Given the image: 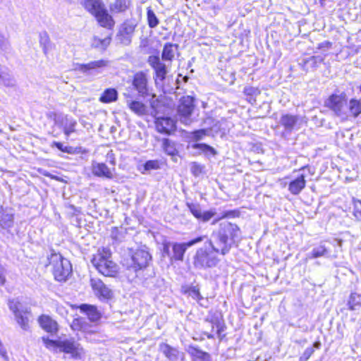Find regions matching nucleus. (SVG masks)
<instances>
[{"label": "nucleus", "mask_w": 361, "mask_h": 361, "mask_svg": "<svg viewBox=\"0 0 361 361\" xmlns=\"http://www.w3.org/2000/svg\"><path fill=\"white\" fill-rule=\"evenodd\" d=\"M240 235L241 229L238 224L231 221H224L219 224L216 243H214L209 239L207 240V244L213 252L226 255L232 247L238 245L241 238Z\"/></svg>", "instance_id": "obj_1"}, {"label": "nucleus", "mask_w": 361, "mask_h": 361, "mask_svg": "<svg viewBox=\"0 0 361 361\" xmlns=\"http://www.w3.org/2000/svg\"><path fill=\"white\" fill-rule=\"evenodd\" d=\"M111 251L102 247L92 255L91 262L97 271L105 277L116 278L119 274L118 264L111 259Z\"/></svg>", "instance_id": "obj_2"}, {"label": "nucleus", "mask_w": 361, "mask_h": 361, "mask_svg": "<svg viewBox=\"0 0 361 361\" xmlns=\"http://www.w3.org/2000/svg\"><path fill=\"white\" fill-rule=\"evenodd\" d=\"M46 266L51 267L54 279L59 282H65L72 274L71 263L59 253H51Z\"/></svg>", "instance_id": "obj_3"}, {"label": "nucleus", "mask_w": 361, "mask_h": 361, "mask_svg": "<svg viewBox=\"0 0 361 361\" xmlns=\"http://www.w3.org/2000/svg\"><path fill=\"white\" fill-rule=\"evenodd\" d=\"M151 260L152 257L149 252L142 249L131 250L130 257L125 259L123 266L126 271H132L137 274L145 270Z\"/></svg>", "instance_id": "obj_4"}, {"label": "nucleus", "mask_w": 361, "mask_h": 361, "mask_svg": "<svg viewBox=\"0 0 361 361\" xmlns=\"http://www.w3.org/2000/svg\"><path fill=\"white\" fill-rule=\"evenodd\" d=\"M204 320L211 324L212 332L205 334L208 339H214L215 335L220 341L226 338V334L224 332L226 325L221 312L211 310Z\"/></svg>", "instance_id": "obj_5"}, {"label": "nucleus", "mask_w": 361, "mask_h": 361, "mask_svg": "<svg viewBox=\"0 0 361 361\" xmlns=\"http://www.w3.org/2000/svg\"><path fill=\"white\" fill-rule=\"evenodd\" d=\"M187 247L183 243L163 242L161 255L169 259L171 266L183 262Z\"/></svg>", "instance_id": "obj_6"}, {"label": "nucleus", "mask_w": 361, "mask_h": 361, "mask_svg": "<svg viewBox=\"0 0 361 361\" xmlns=\"http://www.w3.org/2000/svg\"><path fill=\"white\" fill-rule=\"evenodd\" d=\"M216 252H213L210 247V250L200 247L197 250L193 257V265L197 269H209L216 267L219 262Z\"/></svg>", "instance_id": "obj_7"}, {"label": "nucleus", "mask_w": 361, "mask_h": 361, "mask_svg": "<svg viewBox=\"0 0 361 361\" xmlns=\"http://www.w3.org/2000/svg\"><path fill=\"white\" fill-rule=\"evenodd\" d=\"M8 305L10 310L13 312L18 324L23 329L27 330L30 327L31 310L29 309H23L21 303L15 300H9Z\"/></svg>", "instance_id": "obj_8"}, {"label": "nucleus", "mask_w": 361, "mask_h": 361, "mask_svg": "<svg viewBox=\"0 0 361 361\" xmlns=\"http://www.w3.org/2000/svg\"><path fill=\"white\" fill-rule=\"evenodd\" d=\"M195 109V99L192 96H183L180 100L177 106V114L181 123L185 125H190L192 120L190 116Z\"/></svg>", "instance_id": "obj_9"}, {"label": "nucleus", "mask_w": 361, "mask_h": 361, "mask_svg": "<svg viewBox=\"0 0 361 361\" xmlns=\"http://www.w3.org/2000/svg\"><path fill=\"white\" fill-rule=\"evenodd\" d=\"M132 85L137 92L139 96L145 97L151 94V87L149 83L147 71H140L135 73L132 77Z\"/></svg>", "instance_id": "obj_10"}, {"label": "nucleus", "mask_w": 361, "mask_h": 361, "mask_svg": "<svg viewBox=\"0 0 361 361\" xmlns=\"http://www.w3.org/2000/svg\"><path fill=\"white\" fill-rule=\"evenodd\" d=\"M347 105L346 94H331L324 101V106L332 111L336 116H340L344 114L345 107Z\"/></svg>", "instance_id": "obj_11"}, {"label": "nucleus", "mask_w": 361, "mask_h": 361, "mask_svg": "<svg viewBox=\"0 0 361 361\" xmlns=\"http://www.w3.org/2000/svg\"><path fill=\"white\" fill-rule=\"evenodd\" d=\"M154 127L159 133L171 135L177 130L176 121L167 116L157 117L154 120Z\"/></svg>", "instance_id": "obj_12"}, {"label": "nucleus", "mask_w": 361, "mask_h": 361, "mask_svg": "<svg viewBox=\"0 0 361 361\" xmlns=\"http://www.w3.org/2000/svg\"><path fill=\"white\" fill-rule=\"evenodd\" d=\"M147 62L154 72V80H159L163 82L167 74V68L166 64L161 62L158 55H151L147 59Z\"/></svg>", "instance_id": "obj_13"}, {"label": "nucleus", "mask_w": 361, "mask_h": 361, "mask_svg": "<svg viewBox=\"0 0 361 361\" xmlns=\"http://www.w3.org/2000/svg\"><path fill=\"white\" fill-rule=\"evenodd\" d=\"M37 323L39 327L45 332L54 335L59 330L58 322L50 315L47 314H41L37 317Z\"/></svg>", "instance_id": "obj_14"}, {"label": "nucleus", "mask_w": 361, "mask_h": 361, "mask_svg": "<svg viewBox=\"0 0 361 361\" xmlns=\"http://www.w3.org/2000/svg\"><path fill=\"white\" fill-rule=\"evenodd\" d=\"M60 351L70 354L73 359L80 360L82 357L83 348L74 341L63 340L61 341Z\"/></svg>", "instance_id": "obj_15"}, {"label": "nucleus", "mask_w": 361, "mask_h": 361, "mask_svg": "<svg viewBox=\"0 0 361 361\" xmlns=\"http://www.w3.org/2000/svg\"><path fill=\"white\" fill-rule=\"evenodd\" d=\"M93 17L95 18L97 24L104 28L107 30H113L116 22L113 16L109 13L107 8L104 7L98 13H95Z\"/></svg>", "instance_id": "obj_16"}, {"label": "nucleus", "mask_w": 361, "mask_h": 361, "mask_svg": "<svg viewBox=\"0 0 361 361\" xmlns=\"http://www.w3.org/2000/svg\"><path fill=\"white\" fill-rule=\"evenodd\" d=\"M187 207L192 216L197 220L202 222L209 221L216 214V212L212 209L202 212L199 204L188 203Z\"/></svg>", "instance_id": "obj_17"}, {"label": "nucleus", "mask_w": 361, "mask_h": 361, "mask_svg": "<svg viewBox=\"0 0 361 361\" xmlns=\"http://www.w3.org/2000/svg\"><path fill=\"white\" fill-rule=\"evenodd\" d=\"M115 168L109 169L105 163H94L92 165V173L94 176L106 179H113Z\"/></svg>", "instance_id": "obj_18"}, {"label": "nucleus", "mask_w": 361, "mask_h": 361, "mask_svg": "<svg viewBox=\"0 0 361 361\" xmlns=\"http://www.w3.org/2000/svg\"><path fill=\"white\" fill-rule=\"evenodd\" d=\"M90 285L94 293L99 298L109 299L112 296L111 290L100 279H92Z\"/></svg>", "instance_id": "obj_19"}, {"label": "nucleus", "mask_w": 361, "mask_h": 361, "mask_svg": "<svg viewBox=\"0 0 361 361\" xmlns=\"http://www.w3.org/2000/svg\"><path fill=\"white\" fill-rule=\"evenodd\" d=\"M79 309L81 312L86 314L91 322H99L102 318V313L98 310L97 306L90 304H81L73 307Z\"/></svg>", "instance_id": "obj_20"}, {"label": "nucleus", "mask_w": 361, "mask_h": 361, "mask_svg": "<svg viewBox=\"0 0 361 361\" xmlns=\"http://www.w3.org/2000/svg\"><path fill=\"white\" fill-rule=\"evenodd\" d=\"M306 184L305 176L300 174L289 182L288 190L290 194L298 195L305 188Z\"/></svg>", "instance_id": "obj_21"}, {"label": "nucleus", "mask_w": 361, "mask_h": 361, "mask_svg": "<svg viewBox=\"0 0 361 361\" xmlns=\"http://www.w3.org/2000/svg\"><path fill=\"white\" fill-rule=\"evenodd\" d=\"M159 349L169 361H176L178 360L180 356L181 357V360L184 357L183 353H180L177 348L166 343H160Z\"/></svg>", "instance_id": "obj_22"}, {"label": "nucleus", "mask_w": 361, "mask_h": 361, "mask_svg": "<svg viewBox=\"0 0 361 361\" xmlns=\"http://www.w3.org/2000/svg\"><path fill=\"white\" fill-rule=\"evenodd\" d=\"M298 120L295 115L284 114L281 116L280 124L287 132H292L297 128Z\"/></svg>", "instance_id": "obj_23"}, {"label": "nucleus", "mask_w": 361, "mask_h": 361, "mask_svg": "<svg viewBox=\"0 0 361 361\" xmlns=\"http://www.w3.org/2000/svg\"><path fill=\"white\" fill-rule=\"evenodd\" d=\"M178 50V44L171 42L164 44L161 52V59L165 61H172Z\"/></svg>", "instance_id": "obj_24"}, {"label": "nucleus", "mask_w": 361, "mask_h": 361, "mask_svg": "<svg viewBox=\"0 0 361 361\" xmlns=\"http://www.w3.org/2000/svg\"><path fill=\"white\" fill-rule=\"evenodd\" d=\"M82 5L92 16L105 7L102 0H82Z\"/></svg>", "instance_id": "obj_25"}, {"label": "nucleus", "mask_w": 361, "mask_h": 361, "mask_svg": "<svg viewBox=\"0 0 361 361\" xmlns=\"http://www.w3.org/2000/svg\"><path fill=\"white\" fill-rule=\"evenodd\" d=\"M108 61L104 59L90 61L87 63H81L78 65V69L82 73H88L92 70H98L105 68L108 66Z\"/></svg>", "instance_id": "obj_26"}, {"label": "nucleus", "mask_w": 361, "mask_h": 361, "mask_svg": "<svg viewBox=\"0 0 361 361\" xmlns=\"http://www.w3.org/2000/svg\"><path fill=\"white\" fill-rule=\"evenodd\" d=\"M188 353L192 361H209L210 360V355L197 346L190 345Z\"/></svg>", "instance_id": "obj_27"}, {"label": "nucleus", "mask_w": 361, "mask_h": 361, "mask_svg": "<svg viewBox=\"0 0 361 361\" xmlns=\"http://www.w3.org/2000/svg\"><path fill=\"white\" fill-rule=\"evenodd\" d=\"M118 93L116 88L109 87L105 89L99 97V101L102 104H110L118 100Z\"/></svg>", "instance_id": "obj_28"}, {"label": "nucleus", "mask_w": 361, "mask_h": 361, "mask_svg": "<svg viewBox=\"0 0 361 361\" xmlns=\"http://www.w3.org/2000/svg\"><path fill=\"white\" fill-rule=\"evenodd\" d=\"M243 92L246 101L254 105L257 102V97L261 94V90L257 87L247 85L244 87Z\"/></svg>", "instance_id": "obj_29"}, {"label": "nucleus", "mask_w": 361, "mask_h": 361, "mask_svg": "<svg viewBox=\"0 0 361 361\" xmlns=\"http://www.w3.org/2000/svg\"><path fill=\"white\" fill-rule=\"evenodd\" d=\"M181 293L192 298L197 302L203 300L200 288L197 286L184 285L181 287Z\"/></svg>", "instance_id": "obj_30"}, {"label": "nucleus", "mask_w": 361, "mask_h": 361, "mask_svg": "<svg viewBox=\"0 0 361 361\" xmlns=\"http://www.w3.org/2000/svg\"><path fill=\"white\" fill-rule=\"evenodd\" d=\"M127 105L131 111L139 116H144L147 114V106L140 101L130 100L128 102Z\"/></svg>", "instance_id": "obj_31"}, {"label": "nucleus", "mask_w": 361, "mask_h": 361, "mask_svg": "<svg viewBox=\"0 0 361 361\" xmlns=\"http://www.w3.org/2000/svg\"><path fill=\"white\" fill-rule=\"evenodd\" d=\"M130 4V0H114L110 6V10L114 13H122L128 10Z\"/></svg>", "instance_id": "obj_32"}, {"label": "nucleus", "mask_w": 361, "mask_h": 361, "mask_svg": "<svg viewBox=\"0 0 361 361\" xmlns=\"http://www.w3.org/2000/svg\"><path fill=\"white\" fill-rule=\"evenodd\" d=\"M88 326L89 324L82 317H77L73 319L71 324V328L73 331L93 334L94 331L87 330Z\"/></svg>", "instance_id": "obj_33"}, {"label": "nucleus", "mask_w": 361, "mask_h": 361, "mask_svg": "<svg viewBox=\"0 0 361 361\" xmlns=\"http://www.w3.org/2000/svg\"><path fill=\"white\" fill-rule=\"evenodd\" d=\"M136 25L129 20L124 21L118 30V36L121 38L131 36L135 30Z\"/></svg>", "instance_id": "obj_34"}, {"label": "nucleus", "mask_w": 361, "mask_h": 361, "mask_svg": "<svg viewBox=\"0 0 361 361\" xmlns=\"http://www.w3.org/2000/svg\"><path fill=\"white\" fill-rule=\"evenodd\" d=\"M112 39L111 35H109L104 39H100L97 36H94L92 38V47L94 49H100L102 50H106L107 47L110 45Z\"/></svg>", "instance_id": "obj_35"}, {"label": "nucleus", "mask_w": 361, "mask_h": 361, "mask_svg": "<svg viewBox=\"0 0 361 361\" xmlns=\"http://www.w3.org/2000/svg\"><path fill=\"white\" fill-rule=\"evenodd\" d=\"M348 111L350 115L357 118L361 114V99L352 98L349 101Z\"/></svg>", "instance_id": "obj_36"}, {"label": "nucleus", "mask_w": 361, "mask_h": 361, "mask_svg": "<svg viewBox=\"0 0 361 361\" xmlns=\"http://www.w3.org/2000/svg\"><path fill=\"white\" fill-rule=\"evenodd\" d=\"M323 61L322 59H319L316 56H310V58L303 60L300 63V67L306 72L309 71L310 68H314L318 66V64Z\"/></svg>", "instance_id": "obj_37"}, {"label": "nucleus", "mask_w": 361, "mask_h": 361, "mask_svg": "<svg viewBox=\"0 0 361 361\" xmlns=\"http://www.w3.org/2000/svg\"><path fill=\"white\" fill-rule=\"evenodd\" d=\"M162 149L169 156H175L178 154V150L176 147V144L168 138H163L161 140Z\"/></svg>", "instance_id": "obj_38"}, {"label": "nucleus", "mask_w": 361, "mask_h": 361, "mask_svg": "<svg viewBox=\"0 0 361 361\" xmlns=\"http://www.w3.org/2000/svg\"><path fill=\"white\" fill-rule=\"evenodd\" d=\"M240 216V212L239 209H231L227 210L222 212L221 216L216 218L213 221L212 224H216L218 221L224 219H235Z\"/></svg>", "instance_id": "obj_39"}, {"label": "nucleus", "mask_w": 361, "mask_h": 361, "mask_svg": "<svg viewBox=\"0 0 361 361\" xmlns=\"http://www.w3.org/2000/svg\"><path fill=\"white\" fill-rule=\"evenodd\" d=\"M147 21L150 28H154L159 24L157 16L150 6L147 8Z\"/></svg>", "instance_id": "obj_40"}, {"label": "nucleus", "mask_w": 361, "mask_h": 361, "mask_svg": "<svg viewBox=\"0 0 361 361\" xmlns=\"http://www.w3.org/2000/svg\"><path fill=\"white\" fill-rule=\"evenodd\" d=\"M192 147L195 149H200L205 154H211L214 156L217 154L216 149L214 147L206 143H195L192 145Z\"/></svg>", "instance_id": "obj_41"}, {"label": "nucleus", "mask_w": 361, "mask_h": 361, "mask_svg": "<svg viewBox=\"0 0 361 361\" xmlns=\"http://www.w3.org/2000/svg\"><path fill=\"white\" fill-rule=\"evenodd\" d=\"M348 305L350 310H355L357 307H361V295L351 293L349 297Z\"/></svg>", "instance_id": "obj_42"}, {"label": "nucleus", "mask_w": 361, "mask_h": 361, "mask_svg": "<svg viewBox=\"0 0 361 361\" xmlns=\"http://www.w3.org/2000/svg\"><path fill=\"white\" fill-rule=\"evenodd\" d=\"M204 166L198 162L193 161L190 164V172L195 177H198L205 173Z\"/></svg>", "instance_id": "obj_43"}, {"label": "nucleus", "mask_w": 361, "mask_h": 361, "mask_svg": "<svg viewBox=\"0 0 361 361\" xmlns=\"http://www.w3.org/2000/svg\"><path fill=\"white\" fill-rule=\"evenodd\" d=\"M42 340L45 345V347L48 349H57L59 348L60 350L61 345V341L58 340H52L49 338L48 337H42Z\"/></svg>", "instance_id": "obj_44"}, {"label": "nucleus", "mask_w": 361, "mask_h": 361, "mask_svg": "<svg viewBox=\"0 0 361 361\" xmlns=\"http://www.w3.org/2000/svg\"><path fill=\"white\" fill-rule=\"evenodd\" d=\"M40 45L42 47L44 54H47L48 51L51 49V44H50V39L47 34L40 36L39 39Z\"/></svg>", "instance_id": "obj_45"}, {"label": "nucleus", "mask_w": 361, "mask_h": 361, "mask_svg": "<svg viewBox=\"0 0 361 361\" xmlns=\"http://www.w3.org/2000/svg\"><path fill=\"white\" fill-rule=\"evenodd\" d=\"M353 215L358 220L361 221V200L353 198Z\"/></svg>", "instance_id": "obj_46"}, {"label": "nucleus", "mask_w": 361, "mask_h": 361, "mask_svg": "<svg viewBox=\"0 0 361 361\" xmlns=\"http://www.w3.org/2000/svg\"><path fill=\"white\" fill-rule=\"evenodd\" d=\"M77 125V122L75 120H71L63 127V131L64 134L68 137L71 133H73L76 131L75 127Z\"/></svg>", "instance_id": "obj_47"}, {"label": "nucleus", "mask_w": 361, "mask_h": 361, "mask_svg": "<svg viewBox=\"0 0 361 361\" xmlns=\"http://www.w3.org/2000/svg\"><path fill=\"white\" fill-rule=\"evenodd\" d=\"M51 147H56L59 150L62 152H66L68 154H73L74 150L71 146H63V145L60 142L54 141L51 144Z\"/></svg>", "instance_id": "obj_48"}, {"label": "nucleus", "mask_w": 361, "mask_h": 361, "mask_svg": "<svg viewBox=\"0 0 361 361\" xmlns=\"http://www.w3.org/2000/svg\"><path fill=\"white\" fill-rule=\"evenodd\" d=\"M327 253V249L324 245H320L318 247H315L311 252L312 258H318L325 255Z\"/></svg>", "instance_id": "obj_49"}, {"label": "nucleus", "mask_w": 361, "mask_h": 361, "mask_svg": "<svg viewBox=\"0 0 361 361\" xmlns=\"http://www.w3.org/2000/svg\"><path fill=\"white\" fill-rule=\"evenodd\" d=\"M208 132L207 129H199L195 130L192 132V139L197 142L202 139H203L206 135H207Z\"/></svg>", "instance_id": "obj_50"}, {"label": "nucleus", "mask_w": 361, "mask_h": 361, "mask_svg": "<svg viewBox=\"0 0 361 361\" xmlns=\"http://www.w3.org/2000/svg\"><path fill=\"white\" fill-rule=\"evenodd\" d=\"M145 171L157 170L160 168V163L158 160H148L143 165Z\"/></svg>", "instance_id": "obj_51"}, {"label": "nucleus", "mask_w": 361, "mask_h": 361, "mask_svg": "<svg viewBox=\"0 0 361 361\" xmlns=\"http://www.w3.org/2000/svg\"><path fill=\"white\" fill-rule=\"evenodd\" d=\"M206 238L205 235H199L196 238H194L192 239H190V240L183 243L186 246L187 249L195 244H197L199 243H201L204 240V239Z\"/></svg>", "instance_id": "obj_52"}, {"label": "nucleus", "mask_w": 361, "mask_h": 361, "mask_svg": "<svg viewBox=\"0 0 361 361\" xmlns=\"http://www.w3.org/2000/svg\"><path fill=\"white\" fill-rule=\"evenodd\" d=\"M314 352V350L312 347H309L306 348L302 354L301 359H302L305 361L307 360L312 356Z\"/></svg>", "instance_id": "obj_53"}, {"label": "nucleus", "mask_w": 361, "mask_h": 361, "mask_svg": "<svg viewBox=\"0 0 361 361\" xmlns=\"http://www.w3.org/2000/svg\"><path fill=\"white\" fill-rule=\"evenodd\" d=\"M107 157L110 158V164L112 165V166H115L116 165V157H115V155L113 153V151L112 150H110L109 152L107 154Z\"/></svg>", "instance_id": "obj_54"}, {"label": "nucleus", "mask_w": 361, "mask_h": 361, "mask_svg": "<svg viewBox=\"0 0 361 361\" xmlns=\"http://www.w3.org/2000/svg\"><path fill=\"white\" fill-rule=\"evenodd\" d=\"M6 44V40L5 37L0 34V48L3 49Z\"/></svg>", "instance_id": "obj_55"}, {"label": "nucleus", "mask_w": 361, "mask_h": 361, "mask_svg": "<svg viewBox=\"0 0 361 361\" xmlns=\"http://www.w3.org/2000/svg\"><path fill=\"white\" fill-rule=\"evenodd\" d=\"M6 283V277L3 271L0 270V285L3 286Z\"/></svg>", "instance_id": "obj_56"}, {"label": "nucleus", "mask_w": 361, "mask_h": 361, "mask_svg": "<svg viewBox=\"0 0 361 361\" xmlns=\"http://www.w3.org/2000/svg\"><path fill=\"white\" fill-rule=\"evenodd\" d=\"M310 166L309 165H305V166H303L301 168H300L299 171H302V170H305V169L310 170Z\"/></svg>", "instance_id": "obj_57"}, {"label": "nucleus", "mask_w": 361, "mask_h": 361, "mask_svg": "<svg viewBox=\"0 0 361 361\" xmlns=\"http://www.w3.org/2000/svg\"><path fill=\"white\" fill-rule=\"evenodd\" d=\"M323 45L327 47H330L331 46V43L330 42H325Z\"/></svg>", "instance_id": "obj_58"}, {"label": "nucleus", "mask_w": 361, "mask_h": 361, "mask_svg": "<svg viewBox=\"0 0 361 361\" xmlns=\"http://www.w3.org/2000/svg\"><path fill=\"white\" fill-rule=\"evenodd\" d=\"M45 176H48V177H50L51 178H56L54 176L49 175V174H45Z\"/></svg>", "instance_id": "obj_59"}, {"label": "nucleus", "mask_w": 361, "mask_h": 361, "mask_svg": "<svg viewBox=\"0 0 361 361\" xmlns=\"http://www.w3.org/2000/svg\"><path fill=\"white\" fill-rule=\"evenodd\" d=\"M188 79V78L187 76H185V77L184 78V81H185V82H187Z\"/></svg>", "instance_id": "obj_60"}, {"label": "nucleus", "mask_w": 361, "mask_h": 361, "mask_svg": "<svg viewBox=\"0 0 361 361\" xmlns=\"http://www.w3.org/2000/svg\"><path fill=\"white\" fill-rule=\"evenodd\" d=\"M358 88H359V90H360V93H361V85L358 87Z\"/></svg>", "instance_id": "obj_61"}, {"label": "nucleus", "mask_w": 361, "mask_h": 361, "mask_svg": "<svg viewBox=\"0 0 361 361\" xmlns=\"http://www.w3.org/2000/svg\"><path fill=\"white\" fill-rule=\"evenodd\" d=\"M1 133H2V130H1V129H0V134H1Z\"/></svg>", "instance_id": "obj_62"}]
</instances>
